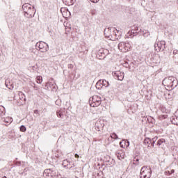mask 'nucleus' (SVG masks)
<instances>
[{"label": "nucleus", "instance_id": "17", "mask_svg": "<svg viewBox=\"0 0 178 178\" xmlns=\"http://www.w3.org/2000/svg\"><path fill=\"white\" fill-rule=\"evenodd\" d=\"M171 123L178 126V116L174 115L171 118Z\"/></svg>", "mask_w": 178, "mask_h": 178}, {"label": "nucleus", "instance_id": "32", "mask_svg": "<svg viewBox=\"0 0 178 178\" xmlns=\"http://www.w3.org/2000/svg\"><path fill=\"white\" fill-rule=\"evenodd\" d=\"M143 34L144 37H148L149 35V31H143Z\"/></svg>", "mask_w": 178, "mask_h": 178}, {"label": "nucleus", "instance_id": "13", "mask_svg": "<svg viewBox=\"0 0 178 178\" xmlns=\"http://www.w3.org/2000/svg\"><path fill=\"white\" fill-rule=\"evenodd\" d=\"M1 120L6 123V126H8V124H10L12 122H13V118L10 117L3 118L1 117Z\"/></svg>", "mask_w": 178, "mask_h": 178}, {"label": "nucleus", "instance_id": "42", "mask_svg": "<svg viewBox=\"0 0 178 178\" xmlns=\"http://www.w3.org/2000/svg\"><path fill=\"white\" fill-rule=\"evenodd\" d=\"M72 168H74V163H72V165L69 167L70 169H72Z\"/></svg>", "mask_w": 178, "mask_h": 178}, {"label": "nucleus", "instance_id": "14", "mask_svg": "<svg viewBox=\"0 0 178 178\" xmlns=\"http://www.w3.org/2000/svg\"><path fill=\"white\" fill-rule=\"evenodd\" d=\"M63 2L67 6H72L76 2V0H63Z\"/></svg>", "mask_w": 178, "mask_h": 178}, {"label": "nucleus", "instance_id": "7", "mask_svg": "<svg viewBox=\"0 0 178 178\" xmlns=\"http://www.w3.org/2000/svg\"><path fill=\"white\" fill-rule=\"evenodd\" d=\"M44 177H55L58 176V171L55 168L46 169L43 172Z\"/></svg>", "mask_w": 178, "mask_h": 178}, {"label": "nucleus", "instance_id": "31", "mask_svg": "<svg viewBox=\"0 0 178 178\" xmlns=\"http://www.w3.org/2000/svg\"><path fill=\"white\" fill-rule=\"evenodd\" d=\"M144 143H145V144H151V138H146L144 140Z\"/></svg>", "mask_w": 178, "mask_h": 178}, {"label": "nucleus", "instance_id": "12", "mask_svg": "<svg viewBox=\"0 0 178 178\" xmlns=\"http://www.w3.org/2000/svg\"><path fill=\"white\" fill-rule=\"evenodd\" d=\"M113 75L114 76V77H115V79H118L120 81H122V80H123V79H124V73L120 71H117V72L113 73Z\"/></svg>", "mask_w": 178, "mask_h": 178}, {"label": "nucleus", "instance_id": "11", "mask_svg": "<svg viewBox=\"0 0 178 178\" xmlns=\"http://www.w3.org/2000/svg\"><path fill=\"white\" fill-rule=\"evenodd\" d=\"M109 55V51L106 49H101L98 51L97 56L99 57V59H102Z\"/></svg>", "mask_w": 178, "mask_h": 178}, {"label": "nucleus", "instance_id": "38", "mask_svg": "<svg viewBox=\"0 0 178 178\" xmlns=\"http://www.w3.org/2000/svg\"><path fill=\"white\" fill-rule=\"evenodd\" d=\"M90 2H92L93 3H97V2H99V0H90Z\"/></svg>", "mask_w": 178, "mask_h": 178}, {"label": "nucleus", "instance_id": "28", "mask_svg": "<svg viewBox=\"0 0 178 178\" xmlns=\"http://www.w3.org/2000/svg\"><path fill=\"white\" fill-rule=\"evenodd\" d=\"M111 137L112 138H113V140H118L119 139V137L118 136V134H116L115 133H113L111 134Z\"/></svg>", "mask_w": 178, "mask_h": 178}, {"label": "nucleus", "instance_id": "26", "mask_svg": "<svg viewBox=\"0 0 178 178\" xmlns=\"http://www.w3.org/2000/svg\"><path fill=\"white\" fill-rule=\"evenodd\" d=\"M55 86H56V84H55V83L49 82V87L51 90H56V87Z\"/></svg>", "mask_w": 178, "mask_h": 178}, {"label": "nucleus", "instance_id": "22", "mask_svg": "<svg viewBox=\"0 0 178 178\" xmlns=\"http://www.w3.org/2000/svg\"><path fill=\"white\" fill-rule=\"evenodd\" d=\"M122 144H123V142L120 143V147H122V148H126V147H129L130 145V142H129L128 140H126V141L124 140V144H125V145L124 146Z\"/></svg>", "mask_w": 178, "mask_h": 178}, {"label": "nucleus", "instance_id": "34", "mask_svg": "<svg viewBox=\"0 0 178 178\" xmlns=\"http://www.w3.org/2000/svg\"><path fill=\"white\" fill-rule=\"evenodd\" d=\"M173 58L175 60V62H178V54L174 55Z\"/></svg>", "mask_w": 178, "mask_h": 178}, {"label": "nucleus", "instance_id": "21", "mask_svg": "<svg viewBox=\"0 0 178 178\" xmlns=\"http://www.w3.org/2000/svg\"><path fill=\"white\" fill-rule=\"evenodd\" d=\"M102 85H103V88H106L111 86V83H109V81L105 80V79H102Z\"/></svg>", "mask_w": 178, "mask_h": 178}, {"label": "nucleus", "instance_id": "36", "mask_svg": "<svg viewBox=\"0 0 178 178\" xmlns=\"http://www.w3.org/2000/svg\"><path fill=\"white\" fill-rule=\"evenodd\" d=\"M31 86L33 87L35 90H38L37 86H35V83L34 82L31 83Z\"/></svg>", "mask_w": 178, "mask_h": 178}, {"label": "nucleus", "instance_id": "35", "mask_svg": "<svg viewBox=\"0 0 178 178\" xmlns=\"http://www.w3.org/2000/svg\"><path fill=\"white\" fill-rule=\"evenodd\" d=\"M156 140H158V137H154L152 139H150V141H152L153 143H156Z\"/></svg>", "mask_w": 178, "mask_h": 178}, {"label": "nucleus", "instance_id": "18", "mask_svg": "<svg viewBox=\"0 0 178 178\" xmlns=\"http://www.w3.org/2000/svg\"><path fill=\"white\" fill-rule=\"evenodd\" d=\"M133 163H134V165H136V166H137V165H139L140 164V156H135L133 159Z\"/></svg>", "mask_w": 178, "mask_h": 178}, {"label": "nucleus", "instance_id": "19", "mask_svg": "<svg viewBox=\"0 0 178 178\" xmlns=\"http://www.w3.org/2000/svg\"><path fill=\"white\" fill-rule=\"evenodd\" d=\"M137 31H138V27H135V30L132 29L130 33L131 37H136L137 35Z\"/></svg>", "mask_w": 178, "mask_h": 178}, {"label": "nucleus", "instance_id": "30", "mask_svg": "<svg viewBox=\"0 0 178 178\" xmlns=\"http://www.w3.org/2000/svg\"><path fill=\"white\" fill-rule=\"evenodd\" d=\"M19 130H20V131H22L23 133H24V131H26V130H27V128H26V127L24 125H22L19 127Z\"/></svg>", "mask_w": 178, "mask_h": 178}, {"label": "nucleus", "instance_id": "27", "mask_svg": "<svg viewBox=\"0 0 178 178\" xmlns=\"http://www.w3.org/2000/svg\"><path fill=\"white\" fill-rule=\"evenodd\" d=\"M36 83H38V84H41L42 83V76H37Z\"/></svg>", "mask_w": 178, "mask_h": 178}, {"label": "nucleus", "instance_id": "44", "mask_svg": "<svg viewBox=\"0 0 178 178\" xmlns=\"http://www.w3.org/2000/svg\"><path fill=\"white\" fill-rule=\"evenodd\" d=\"M34 113H35V114L38 113V110H35Z\"/></svg>", "mask_w": 178, "mask_h": 178}, {"label": "nucleus", "instance_id": "2", "mask_svg": "<svg viewBox=\"0 0 178 178\" xmlns=\"http://www.w3.org/2000/svg\"><path fill=\"white\" fill-rule=\"evenodd\" d=\"M163 84L167 88L175 90L177 87V80L173 76H168L163 80Z\"/></svg>", "mask_w": 178, "mask_h": 178}, {"label": "nucleus", "instance_id": "41", "mask_svg": "<svg viewBox=\"0 0 178 178\" xmlns=\"http://www.w3.org/2000/svg\"><path fill=\"white\" fill-rule=\"evenodd\" d=\"M150 144L152 147H154V144H155V142H153L152 140H150Z\"/></svg>", "mask_w": 178, "mask_h": 178}, {"label": "nucleus", "instance_id": "45", "mask_svg": "<svg viewBox=\"0 0 178 178\" xmlns=\"http://www.w3.org/2000/svg\"><path fill=\"white\" fill-rule=\"evenodd\" d=\"M75 158H79V154H75Z\"/></svg>", "mask_w": 178, "mask_h": 178}, {"label": "nucleus", "instance_id": "20", "mask_svg": "<svg viewBox=\"0 0 178 178\" xmlns=\"http://www.w3.org/2000/svg\"><path fill=\"white\" fill-rule=\"evenodd\" d=\"M6 113V111L5 110V107L3 106H0V116L1 118H3V115Z\"/></svg>", "mask_w": 178, "mask_h": 178}, {"label": "nucleus", "instance_id": "3", "mask_svg": "<svg viewBox=\"0 0 178 178\" xmlns=\"http://www.w3.org/2000/svg\"><path fill=\"white\" fill-rule=\"evenodd\" d=\"M118 33H119V31L116 29V28H106L104 29V35L106 38H109L110 40H112L113 37L116 38L118 36Z\"/></svg>", "mask_w": 178, "mask_h": 178}, {"label": "nucleus", "instance_id": "33", "mask_svg": "<svg viewBox=\"0 0 178 178\" xmlns=\"http://www.w3.org/2000/svg\"><path fill=\"white\" fill-rule=\"evenodd\" d=\"M19 95L20 97V95H22V97H20V99H24V101H26V96L24 95L23 92H20L19 93Z\"/></svg>", "mask_w": 178, "mask_h": 178}, {"label": "nucleus", "instance_id": "23", "mask_svg": "<svg viewBox=\"0 0 178 178\" xmlns=\"http://www.w3.org/2000/svg\"><path fill=\"white\" fill-rule=\"evenodd\" d=\"M67 67H68V69H69L68 73L70 74H72V73L73 72V68L74 67V65H73V64H68Z\"/></svg>", "mask_w": 178, "mask_h": 178}, {"label": "nucleus", "instance_id": "37", "mask_svg": "<svg viewBox=\"0 0 178 178\" xmlns=\"http://www.w3.org/2000/svg\"><path fill=\"white\" fill-rule=\"evenodd\" d=\"M70 106V103H69L68 102H66L65 109H66V108H69Z\"/></svg>", "mask_w": 178, "mask_h": 178}, {"label": "nucleus", "instance_id": "5", "mask_svg": "<svg viewBox=\"0 0 178 178\" xmlns=\"http://www.w3.org/2000/svg\"><path fill=\"white\" fill-rule=\"evenodd\" d=\"M35 49L37 51H40V52H47L49 49V46L46 42L40 41L36 43Z\"/></svg>", "mask_w": 178, "mask_h": 178}, {"label": "nucleus", "instance_id": "48", "mask_svg": "<svg viewBox=\"0 0 178 178\" xmlns=\"http://www.w3.org/2000/svg\"><path fill=\"white\" fill-rule=\"evenodd\" d=\"M172 172H175V170H172Z\"/></svg>", "mask_w": 178, "mask_h": 178}, {"label": "nucleus", "instance_id": "24", "mask_svg": "<svg viewBox=\"0 0 178 178\" xmlns=\"http://www.w3.org/2000/svg\"><path fill=\"white\" fill-rule=\"evenodd\" d=\"M58 118H61V119H63V116H65V114H63V111L60 110L56 112Z\"/></svg>", "mask_w": 178, "mask_h": 178}, {"label": "nucleus", "instance_id": "25", "mask_svg": "<svg viewBox=\"0 0 178 178\" xmlns=\"http://www.w3.org/2000/svg\"><path fill=\"white\" fill-rule=\"evenodd\" d=\"M72 163H73L69 161L68 160H64L63 162V165H64L65 167L67 166V168H69Z\"/></svg>", "mask_w": 178, "mask_h": 178}, {"label": "nucleus", "instance_id": "10", "mask_svg": "<svg viewBox=\"0 0 178 178\" xmlns=\"http://www.w3.org/2000/svg\"><path fill=\"white\" fill-rule=\"evenodd\" d=\"M105 126V121L104 120H97L95 124V129L97 131H101Z\"/></svg>", "mask_w": 178, "mask_h": 178}, {"label": "nucleus", "instance_id": "46", "mask_svg": "<svg viewBox=\"0 0 178 178\" xmlns=\"http://www.w3.org/2000/svg\"><path fill=\"white\" fill-rule=\"evenodd\" d=\"M2 178H7L6 176H3Z\"/></svg>", "mask_w": 178, "mask_h": 178}, {"label": "nucleus", "instance_id": "6", "mask_svg": "<svg viewBox=\"0 0 178 178\" xmlns=\"http://www.w3.org/2000/svg\"><path fill=\"white\" fill-rule=\"evenodd\" d=\"M140 177L138 178H151L152 170L151 168L143 167L140 170Z\"/></svg>", "mask_w": 178, "mask_h": 178}, {"label": "nucleus", "instance_id": "9", "mask_svg": "<svg viewBox=\"0 0 178 178\" xmlns=\"http://www.w3.org/2000/svg\"><path fill=\"white\" fill-rule=\"evenodd\" d=\"M165 45H166V42L163 40L158 42L154 44V49L156 52H161V51H165Z\"/></svg>", "mask_w": 178, "mask_h": 178}, {"label": "nucleus", "instance_id": "16", "mask_svg": "<svg viewBox=\"0 0 178 178\" xmlns=\"http://www.w3.org/2000/svg\"><path fill=\"white\" fill-rule=\"evenodd\" d=\"M116 156L118 159H124V153L122 151L117 152Z\"/></svg>", "mask_w": 178, "mask_h": 178}, {"label": "nucleus", "instance_id": "15", "mask_svg": "<svg viewBox=\"0 0 178 178\" xmlns=\"http://www.w3.org/2000/svg\"><path fill=\"white\" fill-rule=\"evenodd\" d=\"M96 88L97 90H102V88H104V86L102 85V79H100L97 82Z\"/></svg>", "mask_w": 178, "mask_h": 178}, {"label": "nucleus", "instance_id": "1", "mask_svg": "<svg viewBox=\"0 0 178 178\" xmlns=\"http://www.w3.org/2000/svg\"><path fill=\"white\" fill-rule=\"evenodd\" d=\"M22 9L24 10L25 17L28 19H31L34 17L35 15V8L32 6L30 3H25L22 6Z\"/></svg>", "mask_w": 178, "mask_h": 178}, {"label": "nucleus", "instance_id": "43", "mask_svg": "<svg viewBox=\"0 0 178 178\" xmlns=\"http://www.w3.org/2000/svg\"><path fill=\"white\" fill-rule=\"evenodd\" d=\"M161 119H163V118H164V119H165V118H167V115H161Z\"/></svg>", "mask_w": 178, "mask_h": 178}, {"label": "nucleus", "instance_id": "39", "mask_svg": "<svg viewBox=\"0 0 178 178\" xmlns=\"http://www.w3.org/2000/svg\"><path fill=\"white\" fill-rule=\"evenodd\" d=\"M44 86L47 87L48 88V90H49V82L46 83Z\"/></svg>", "mask_w": 178, "mask_h": 178}, {"label": "nucleus", "instance_id": "8", "mask_svg": "<svg viewBox=\"0 0 178 178\" xmlns=\"http://www.w3.org/2000/svg\"><path fill=\"white\" fill-rule=\"evenodd\" d=\"M130 48H131V45L129 42H121L118 44V49L122 52H127V51H130Z\"/></svg>", "mask_w": 178, "mask_h": 178}, {"label": "nucleus", "instance_id": "4", "mask_svg": "<svg viewBox=\"0 0 178 178\" xmlns=\"http://www.w3.org/2000/svg\"><path fill=\"white\" fill-rule=\"evenodd\" d=\"M101 102H102V99H101V97L97 95H94L89 100V104L92 108H97V106H99V105H101Z\"/></svg>", "mask_w": 178, "mask_h": 178}, {"label": "nucleus", "instance_id": "47", "mask_svg": "<svg viewBox=\"0 0 178 178\" xmlns=\"http://www.w3.org/2000/svg\"><path fill=\"white\" fill-rule=\"evenodd\" d=\"M0 63H2V60H0Z\"/></svg>", "mask_w": 178, "mask_h": 178}, {"label": "nucleus", "instance_id": "40", "mask_svg": "<svg viewBox=\"0 0 178 178\" xmlns=\"http://www.w3.org/2000/svg\"><path fill=\"white\" fill-rule=\"evenodd\" d=\"M173 54H174V55H177L178 54V51L177 50H174Z\"/></svg>", "mask_w": 178, "mask_h": 178}, {"label": "nucleus", "instance_id": "29", "mask_svg": "<svg viewBox=\"0 0 178 178\" xmlns=\"http://www.w3.org/2000/svg\"><path fill=\"white\" fill-rule=\"evenodd\" d=\"M165 139L162 138V139H159L158 141H157V145H162V144H163V143H165Z\"/></svg>", "mask_w": 178, "mask_h": 178}]
</instances>
